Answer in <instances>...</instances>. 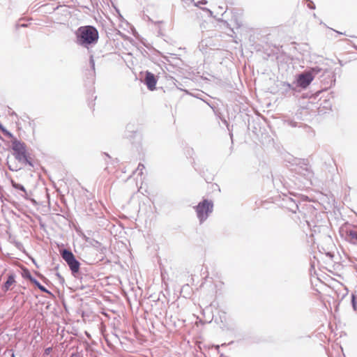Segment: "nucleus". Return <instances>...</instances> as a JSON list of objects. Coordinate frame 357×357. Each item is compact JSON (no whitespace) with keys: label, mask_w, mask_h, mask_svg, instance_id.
I'll list each match as a JSON object with an SVG mask.
<instances>
[{"label":"nucleus","mask_w":357,"mask_h":357,"mask_svg":"<svg viewBox=\"0 0 357 357\" xmlns=\"http://www.w3.org/2000/svg\"><path fill=\"white\" fill-rule=\"evenodd\" d=\"M347 238L351 243L357 244V231L356 230L351 229L347 231Z\"/></svg>","instance_id":"4468645a"},{"label":"nucleus","mask_w":357,"mask_h":357,"mask_svg":"<svg viewBox=\"0 0 357 357\" xmlns=\"http://www.w3.org/2000/svg\"><path fill=\"white\" fill-rule=\"evenodd\" d=\"M29 127H31L33 130V127H32L31 123L29 122Z\"/></svg>","instance_id":"c756f323"},{"label":"nucleus","mask_w":357,"mask_h":357,"mask_svg":"<svg viewBox=\"0 0 357 357\" xmlns=\"http://www.w3.org/2000/svg\"><path fill=\"white\" fill-rule=\"evenodd\" d=\"M24 278L28 279L32 284L36 286L41 291L52 295L45 287L42 285L35 278L32 277L30 271L24 267Z\"/></svg>","instance_id":"1a4fd4ad"},{"label":"nucleus","mask_w":357,"mask_h":357,"mask_svg":"<svg viewBox=\"0 0 357 357\" xmlns=\"http://www.w3.org/2000/svg\"><path fill=\"white\" fill-rule=\"evenodd\" d=\"M22 161L20 162V166H17V165H13L11 163H10V161H8V168L11 171H15V172H17L18 170H20L22 169Z\"/></svg>","instance_id":"f3484780"},{"label":"nucleus","mask_w":357,"mask_h":357,"mask_svg":"<svg viewBox=\"0 0 357 357\" xmlns=\"http://www.w3.org/2000/svg\"><path fill=\"white\" fill-rule=\"evenodd\" d=\"M61 255L66 262L73 275H75L79 271L80 263L76 259L73 253L67 249L61 251Z\"/></svg>","instance_id":"7ed1b4c3"},{"label":"nucleus","mask_w":357,"mask_h":357,"mask_svg":"<svg viewBox=\"0 0 357 357\" xmlns=\"http://www.w3.org/2000/svg\"><path fill=\"white\" fill-rule=\"evenodd\" d=\"M303 219L304 220L303 224H306L307 227L312 230L314 233L320 232L321 227L315 224L313 222H310L307 218L305 214L303 215Z\"/></svg>","instance_id":"ddd939ff"},{"label":"nucleus","mask_w":357,"mask_h":357,"mask_svg":"<svg viewBox=\"0 0 357 357\" xmlns=\"http://www.w3.org/2000/svg\"><path fill=\"white\" fill-rule=\"evenodd\" d=\"M308 72L312 75L313 79L319 75H320L321 77L326 75H327L328 77H331L329 80L325 81V83L329 86H332L335 82L334 73L327 68L323 69L319 66H315L310 68Z\"/></svg>","instance_id":"20e7f679"},{"label":"nucleus","mask_w":357,"mask_h":357,"mask_svg":"<svg viewBox=\"0 0 357 357\" xmlns=\"http://www.w3.org/2000/svg\"><path fill=\"white\" fill-rule=\"evenodd\" d=\"M336 32H337V33L338 34H340V35H342V34H344L343 33H342V32H340V31H336Z\"/></svg>","instance_id":"7c9ffc66"},{"label":"nucleus","mask_w":357,"mask_h":357,"mask_svg":"<svg viewBox=\"0 0 357 357\" xmlns=\"http://www.w3.org/2000/svg\"><path fill=\"white\" fill-rule=\"evenodd\" d=\"M283 202L285 204L284 206L289 211L296 213V211L298 210V205L297 202L292 198L289 197H286L284 199H283Z\"/></svg>","instance_id":"f8f14e48"},{"label":"nucleus","mask_w":357,"mask_h":357,"mask_svg":"<svg viewBox=\"0 0 357 357\" xmlns=\"http://www.w3.org/2000/svg\"><path fill=\"white\" fill-rule=\"evenodd\" d=\"M8 354L10 356V357H16V355L14 354L13 350L8 351Z\"/></svg>","instance_id":"bb28decb"},{"label":"nucleus","mask_w":357,"mask_h":357,"mask_svg":"<svg viewBox=\"0 0 357 357\" xmlns=\"http://www.w3.org/2000/svg\"><path fill=\"white\" fill-rule=\"evenodd\" d=\"M144 169H145L144 165L142 163H139L137 166L136 171L138 172L139 174L142 176L143 174V170Z\"/></svg>","instance_id":"4be33fe9"},{"label":"nucleus","mask_w":357,"mask_h":357,"mask_svg":"<svg viewBox=\"0 0 357 357\" xmlns=\"http://www.w3.org/2000/svg\"><path fill=\"white\" fill-rule=\"evenodd\" d=\"M287 123L289 126H291V127H296V122L294 121H287Z\"/></svg>","instance_id":"a878e982"},{"label":"nucleus","mask_w":357,"mask_h":357,"mask_svg":"<svg viewBox=\"0 0 357 357\" xmlns=\"http://www.w3.org/2000/svg\"><path fill=\"white\" fill-rule=\"evenodd\" d=\"M70 357H79L78 354L73 353Z\"/></svg>","instance_id":"cd10ccee"},{"label":"nucleus","mask_w":357,"mask_h":357,"mask_svg":"<svg viewBox=\"0 0 357 357\" xmlns=\"http://www.w3.org/2000/svg\"><path fill=\"white\" fill-rule=\"evenodd\" d=\"M105 251H106V248L102 247V248H101V252H102V253H104V252H105Z\"/></svg>","instance_id":"c85d7f7f"},{"label":"nucleus","mask_w":357,"mask_h":357,"mask_svg":"<svg viewBox=\"0 0 357 357\" xmlns=\"http://www.w3.org/2000/svg\"><path fill=\"white\" fill-rule=\"evenodd\" d=\"M281 85L282 89L284 91V93H288L291 91H292L293 92L295 91V88L288 82H284L281 84Z\"/></svg>","instance_id":"2eb2a0df"},{"label":"nucleus","mask_w":357,"mask_h":357,"mask_svg":"<svg viewBox=\"0 0 357 357\" xmlns=\"http://www.w3.org/2000/svg\"><path fill=\"white\" fill-rule=\"evenodd\" d=\"M224 123H225V124H227V121L226 120H225V121H224Z\"/></svg>","instance_id":"473e14b6"},{"label":"nucleus","mask_w":357,"mask_h":357,"mask_svg":"<svg viewBox=\"0 0 357 357\" xmlns=\"http://www.w3.org/2000/svg\"><path fill=\"white\" fill-rule=\"evenodd\" d=\"M24 206H26L29 208V211H31L32 210L38 208V202L36 199V196L33 193L30 192L28 194L24 188Z\"/></svg>","instance_id":"39448f33"},{"label":"nucleus","mask_w":357,"mask_h":357,"mask_svg":"<svg viewBox=\"0 0 357 357\" xmlns=\"http://www.w3.org/2000/svg\"><path fill=\"white\" fill-rule=\"evenodd\" d=\"M11 183H12V185L15 188L18 189L20 190H22V184L15 182L13 178H11Z\"/></svg>","instance_id":"412c9836"},{"label":"nucleus","mask_w":357,"mask_h":357,"mask_svg":"<svg viewBox=\"0 0 357 357\" xmlns=\"http://www.w3.org/2000/svg\"><path fill=\"white\" fill-rule=\"evenodd\" d=\"M158 79L154 74L151 72L146 71L144 82L147 86L148 89L150 91H153L155 89V85L157 84Z\"/></svg>","instance_id":"9d476101"},{"label":"nucleus","mask_w":357,"mask_h":357,"mask_svg":"<svg viewBox=\"0 0 357 357\" xmlns=\"http://www.w3.org/2000/svg\"><path fill=\"white\" fill-rule=\"evenodd\" d=\"M351 305L354 311L357 310V301L356 296L354 294H351Z\"/></svg>","instance_id":"6ab92c4d"},{"label":"nucleus","mask_w":357,"mask_h":357,"mask_svg":"<svg viewBox=\"0 0 357 357\" xmlns=\"http://www.w3.org/2000/svg\"><path fill=\"white\" fill-rule=\"evenodd\" d=\"M52 347H47L45 349L44 354L45 355H49L50 352L52 351Z\"/></svg>","instance_id":"393cba45"},{"label":"nucleus","mask_w":357,"mask_h":357,"mask_svg":"<svg viewBox=\"0 0 357 357\" xmlns=\"http://www.w3.org/2000/svg\"><path fill=\"white\" fill-rule=\"evenodd\" d=\"M197 218L200 224L203 223L213 212V202L211 200L204 199L200 202L195 207Z\"/></svg>","instance_id":"f03ea898"},{"label":"nucleus","mask_w":357,"mask_h":357,"mask_svg":"<svg viewBox=\"0 0 357 357\" xmlns=\"http://www.w3.org/2000/svg\"><path fill=\"white\" fill-rule=\"evenodd\" d=\"M38 161L32 157L29 153H27L25 146L24 145V169L32 170L38 168Z\"/></svg>","instance_id":"0eeeda50"},{"label":"nucleus","mask_w":357,"mask_h":357,"mask_svg":"<svg viewBox=\"0 0 357 357\" xmlns=\"http://www.w3.org/2000/svg\"><path fill=\"white\" fill-rule=\"evenodd\" d=\"M207 11H208L211 14H212V12L211 10H208V9H206Z\"/></svg>","instance_id":"2f4dec72"},{"label":"nucleus","mask_w":357,"mask_h":357,"mask_svg":"<svg viewBox=\"0 0 357 357\" xmlns=\"http://www.w3.org/2000/svg\"><path fill=\"white\" fill-rule=\"evenodd\" d=\"M89 65H90L91 69L92 70V71L93 73V75H95L96 74L95 61H94L93 55L90 56Z\"/></svg>","instance_id":"a211bd4d"},{"label":"nucleus","mask_w":357,"mask_h":357,"mask_svg":"<svg viewBox=\"0 0 357 357\" xmlns=\"http://www.w3.org/2000/svg\"><path fill=\"white\" fill-rule=\"evenodd\" d=\"M75 34L76 44L86 49L93 47L99 38L97 29L90 25L79 27Z\"/></svg>","instance_id":"f257e3e1"},{"label":"nucleus","mask_w":357,"mask_h":357,"mask_svg":"<svg viewBox=\"0 0 357 357\" xmlns=\"http://www.w3.org/2000/svg\"><path fill=\"white\" fill-rule=\"evenodd\" d=\"M312 75L307 71L299 74L296 79L297 86L306 89L313 80Z\"/></svg>","instance_id":"423d86ee"},{"label":"nucleus","mask_w":357,"mask_h":357,"mask_svg":"<svg viewBox=\"0 0 357 357\" xmlns=\"http://www.w3.org/2000/svg\"><path fill=\"white\" fill-rule=\"evenodd\" d=\"M22 20V18H20V19H19V20H18V22H17L16 23V24H15V30H16V31H18V30H19V29H20V27L22 26V24H21L20 23V20Z\"/></svg>","instance_id":"b1692460"},{"label":"nucleus","mask_w":357,"mask_h":357,"mask_svg":"<svg viewBox=\"0 0 357 357\" xmlns=\"http://www.w3.org/2000/svg\"><path fill=\"white\" fill-rule=\"evenodd\" d=\"M206 3H207V1L201 0V1H197V3H195V6L199 7L201 5H205Z\"/></svg>","instance_id":"5701e85b"},{"label":"nucleus","mask_w":357,"mask_h":357,"mask_svg":"<svg viewBox=\"0 0 357 357\" xmlns=\"http://www.w3.org/2000/svg\"><path fill=\"white\" fill-rule=\"evenodd\" d=\"M296 173L303 176L307 181H311L312 178L313 177L314 173L310 169V167L305 165L303 166L298 167L296 169Z\"/></svg>","instance_id":"9b49d317"},{"label":"nucleus","mask_w":357,"mask_h":357,"mask_svg":"<svg viewBox=\"0 0 357 357\" xmlns=\"http://www.w3.org/2000/svg\"><path fill=\"white\" fill-rule=\"evenodd\" d=\"M11 148L15 159L20 162L22 161V143L14 138L11 142Z\"/></svg>","instance_id":"6e6552de"},{"label":"nucleus","mask_w":357,"mask_h":357,"mask_svg":"<svg viewBox=\"0 0 357 357\" xmlns=\"http://www.w3.org/2000/svg\"><path fill=\"white\" fill-rule=\"evenodd\" d=\"M15 282V276L13 275H10L3 284V288L6 290H8Z\"/></svg>","instance_id":"dca6fc26"},{"label":"nucleus","mask_w":357,"mask_h":357,"mask_svg":"<svg viewBox=\"0 0 357 357\" xmlns=\"http://www.w3.org/2000/svg\"><path fill=\"white\" fill-rule=\"evenodd\" d=\"M0 130L3 132V133L6 135V136H8L9 137H11V138H13V135L9 132L3 126L2 124L0 123Z\"/></svg>","instance_id":"aec40b11"}]
</instances>
